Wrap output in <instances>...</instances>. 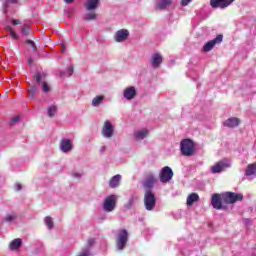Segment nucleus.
Instances as JSON below:
<instances>
[{
	"instance_id": "f257e3e1",
	"label": "nucleus",
	"mask_w": 256,
	"mask_h": 256,
	"mask_svg": "<svg viewBox=\"0 0 256 256\" xmlns=\"http://www.w3.org/2000/svg\"><path fill=\"white\" fill-rule=\"evenodd\" d=\"M180 151L184 157H191L195 155V142L187 138L180 143Z\"/></svg>"
},
{
	"instance_id": "f03ea898",
	"label": "nucleus",
	"mask_w": 256,
	"mask_h": 256,
	"mask_svg": "<svg viewBox=\"0 0 256 256\" xmlns=\"http://www.w3.org/2000/svg\"><path fill=\"white\" fill-rule=\"evenodd\" d=\"M143 203L146 211H153L155 209L157 197H155V193L152 190H145Z\"/></svg>"
},
{
	"instance_id": "7ed1b4c3",
	"label": "nucleus",
	"mask_w": 256,
	"mask_h": 256,
	"mask_svg": "<svg viewBox=\"0 0 256 256\" xmlns=\"http://www.w3.org/2000/svg\"><path fill=\"white\" fill-rule=\"evenodd\" d=\"M222 201L226 205H233L243 201V194H237L235 192H224L222 193Z\"/></svg>"
},
{
	"instance_id": "20e7f679",
	"label": "nucleus",
	"mask_w": 256,
	"mask_h": 256,
	"mask_svg": "<svg viewBox=\"0 0 256 256\" xmlns=\"http://www.w3.org/2000/svg\"><path fill=\"white\" fill-rule=\"evenodd\" d=\"M127 241H129V233L125 229L119 230L116 236V247L119 251H123L125 246L127 245Z\"/></svg>"
},
{
	"instance_id": "39448f33",
	"label": "nucleus",
	"mask_w": 256,
	"mask_h": 256,
	"mask_svg": "<svg viewBox=\"0 0 256 256\" xmlns=\"http://www.w3.org/2000/svg\"><path fill=\"white\" fill-rule=\"evenodd\" d=\"M115 207H117V195L112 194L107 196L104 199L103 209L106 213H111V211H115Z\"/></svg>"
},
{
	"instance_id": "423d86ee",
	"label": "nucleus",
	"mask_w": 256,
	"mask_h": 256,
	"mask_svg": "<svg viewBox=\"0 0 256 256\" xmlns=\"http://www.w3.org/2000/svg\"><path fill=\"white\" fill-rule=\"evenodd\" d=\"M231 167V163L226 159L220 160L215 163V165L211 166V173H221L225 171V169H229Z\"/></svg>"
},
{
	"instance_id": "0eeeda50",
	"label": "nucleus",
	"mask_w": 256,
	"mask_h": 256,
	"mask_svg": "<svg viewBox=\"0 0 256 256\" xmlns=\"http://www.w3.org/2000/svg\"><path fill=\"white\" fill-rule=\"evenodd\" d=\"M223 43V34L217 35L216 38L213 40L208 41L204 46H203V51L205 53H209V51H212V49L215 47V45H219Z\"/></svg>"
},
{
	"instance_id": "6e6552de",
	"label": "nucleus",
	"mask_w": 256,
	"mask_h": 256,
	"mask_svg": "<svg viewBox=\"0 0 256 256\" xmlns=\"http://www.w3.org/2000/svg\"><path fill=\"white\" fill-rule=\"evenodd\" d=\"M235 0H210V5L213 9H227L230 5H233Z\"/></svg>"
},
{
	"instance_id": "1a4fd4ad",
	"label": "nucleus",
	"mask_w": 256,
	"mask_h": 256,
	"mask_svg": "<svg viewBox=\"0 0 256 256\" xmlns=\"http://www.w3.org/2000/svg\"><path fill=\"white\" fill-rule=\"evenodd\" d=\"M173 179V170L169 166H165L160 173L161 183H169Z\"/></svg>"
},
{
	"instance_id": "9d476101",
	"label": "nucleus",
	"mask_w": 256,
	"mask_h": 256,
	"mask_svg": "<svg viewBox=\"0 0 256 256\" xmlns=\"http://www.w3.org/2000/svg\"><path fill=\"white\" fill-rule=\"evenodd\" d=\"M114 131L115 129L113 128V124L109 120H106L102 127L103 137H106V139H111V137H113Z\"/></svg>"
},
{
	"instance_id": "9b49d317",
	"label": "nucleus",
	"mask_w": 256,
	"mask_h": 256,
	"mask_svg": "<svg viewBox=\"0 0 256 256\" xmlns=\"http://www.w3.org/2000/svg\"><path fill=\"white\" fill-rule=\"evenodd\" d=\"M211 205L217 210L225 209L223 207V193L213 194L211 197Z\"/></svg>"
},
{
	"instance_id": "f8f14e48",
	"label": "nucleus",
	"mask_w": 256,
	"mask_h": 256,
	"mask_svg": "<svg viewBox=\"0 0 256 256\" xmlns=\"http://www.w3.org/2000/svg\"><path fill=\"white\" fill-rule=\"evenodd\" d=\"M128 37H129V30L121 29L115 33L114 41H116V43H123V41H127Z\"/></svg>"
},
{
	"instance_id": "ddd939ff",
	"label": "nucleus",
	"mask_w": 256,
	"mask_h": 256,
	"mask_svg": "<svg viewBox=\"0 0 256 256\" xmlns=\"http://www.w3.org/2000/svg\"><path fill=\"white\" fill-rule=\"evenodd\" d=\"M143 186L146 191H151V189H153V187L155 186V176L152 173L146 175Z\"/></svg>"
},
{
	"instance_id": "4468645a",
	"label": "nucleus",
	"mask_w": 256,
	"mask_h": 256,
	"mask_svg": "<svg viewBox=\"0 0 256 256\" xmlns=\"http://www.w3.org/2000/svg\"><path fill=\"white\" fill-rule=\"evenodd\" d=\"M150 63L153 69H159V67H161V63H163V56L159 53L153 54Z\"/></svg>"
},
{
	"instance_id": "2eb2a0df",
	"label": "nucleus",
	"mask_w": 256,
	"mask_h": 256,
	"mask_svg": "<svg viewBox=\"0 0 256 256\" xmlns=\"http://www.w3.org/2000/svg\"><path fill=\"white\" fill-rule=\"evenodd\" d=\"M60 149L63 153H69L73 149V143L70 139H62L60 141Z\"/></svg>"
},
{
	"instance_id": "dca6fc26",
	"label": "nucleus",
	"mask_w": 256,
	"mask_h": 256,
	"mask_svg": "<svg viewBox=\"0 0 256 256\" xmlns=\"http://www.w3.org/2000/svg\"><path fill=\"white\" fill-rule=\"evenodd\" d=\"M123 95L128 101H131V99H135L137 95V90L133 86L128 87L124 90Z\"/></svg>"
},
{
	"instance_id": "f3484780",
	"label": "nucleus",
	"mask_w": 256,
	"mask_h": 256,
	"mask_svg": "<svg viewBox=\"0 0 256 256\" xmlns=\"http://www.w3.org/2000/svg\"><path fill=\"white\" fill-rule=\"evenodd\" d=\"M173 3V0H158L155 6L156 11H165V8L169 7Z\"/></svg>"
},
{
	"instance_id": "a211bd4d",
	"label": "nucleus",
	"mask_w": 256,
	"mask_h": 256,
	"mask_svg": "<svg viewBox=\"0 0 256 256\" xmlns=\"http://www.w3.org/2000/svg\"><path fill=\"white\" fill-rule=\"evenodd\" d=\"M120 183H121V175L117 174L109 180V188L117 189Z\"/></svg>"
},
{
	"instance_id": "6ab92c4d",
	"label": "nucleus",
	"mask_w": 256,
	"mask_h": 256,
	"mask_svg": "<svg viewBox=\"0 0 256 256\" xmlns=\"http://www.w3.org/2000/svg\"><path fill=\"white\" fill-rule=\"evenodd\" d=\"M98 5H99V0H88L84 4L86 11H95Z\"/></svg>"
},
{
	"instance_id": "aec40b11",
	"label": "nucleus",
	"mask_w": 256,
	"mask_h": 256,
	"mask_svg": "<svg viewBox=\"0 0 256 256\" xmlns=\"http://www.w3.org/2000/svg\"><path fill=\"white\" fill-rule=\"evenodd\" d=\"M239 123H241V120H239V118L233 117V118H229L225 121L224 125L225 127H239Z\"/></svg>"
},
{
	"instance_id": "412c9836",
	"label": "nucleus",
	"mask_w": 256,
	"mask_h": 256,
	"mask_svg": "<svg viewBox=\"0 0 256 256\" xmlns=\"http://www.w3.org/2000/svg\"><path fill=\"white\" fill-rule=\"evenodd\" d=\"M199 201V194L197 193H191L186 200V205L188 207H191L193 205V203H198Z\"/></svg>"
},
{
	"instance_id": "4be33fe9",
	"label": "nucleus",
	"mask_w": 256,
	"mask_h": 256,
	"mask_svg": "<svg viewBox=\"0 0 256 256\" xmlns=\"http://www.w3.org/2000/svg\"><path fill=\"white\" fill-rule=\"evenodd\" d=\"M21 245H23V240H21V238H16L10 242L9 249H11V251H17Z\"/></svg>"
},
{
	"instance_id": "5701e85b",
	"label": "nucleus",
	"mask_w": 256,
	"mask_h": 256,
	"mask_svg": "<svg viewBox=\"0 0 256 256\" xmlns=\"http://www.w3.org/2000/svg\"><path fill=\"white\" fill-rule=\"evenodd\" d=\"M134 135L137 141H141V139H144L149 135V130L148 129L139 130L135 132Z\"/></svg>"
},
{
	"instance_id": "b1692460",
	"label": "nucleus",
	"mask_w": 256,
	"mask_h": 256,
	"mask_svg": "<svg viewBox=\"0 0 256 256\" xmlns=\"http://www.w3.org/2000/svg\"><path fill=\"white\" fill-rule=\"evenodd\" d=\"M256 174V163L249 164L246 168L245 175L246 177H251Z\"/></svg>"
},
{
	"instance_id": "393cba45",
	"label": "nucleus",
	"mask_w": 256,
	"mask_h": 256,
	"mask_svg": "<svg viewBox=\"0 0 256 256\" xmlns=\"http://www.w3.org/2000/svg\"><path fill=\"white\" fill-rule=\"evenodd\" d=\"M103 101H105V96H103V95L94 97L92 100V107H99V105H101V103H103Z\"/></svg>"
},
{
	"instance_id": "a878e982",
	"label": "nucleus",
	"mask_w": 256,
	"mask_h": 256,
	"mask_svg": "<svg viewBox=\"0 0 256 256\" xmlns=\"http://www.w3.org/2000/svg\"><path fill=\"white\" fill-rule=\"evenodd\" d=\"M37 91H39V87H37V85H30L28 88V97H31V99H33V97H35V95L37 94Z\"/></svg>"
},
{
	"instance_id": "bb28decb",
	"label": "nucleus",
	"mask_w": 256,
	"mask_h": 256,
	"mask_svg": "<svg viewBox=\"0 0 256 256\" xmlns=\"http://www.w3.org/2000/svg\"><path fill=\"white\" fill-rule=\"evenodd\" d=\"M95 19H97V13H95V10H91L86 14L84 21H95Z\"/></svg>"
},
{
	"instance_id": "cd10ccee",
	"label": "nucleus",
	"mask_w": 256,
	"mask_h": 256,
	"mask_svg": "<svg viewBox=\"0 0 256 256\" xmlns=\"http://www.w3.org/2000/svg\"><path fill=\"white\" fill-rule=\"evenodd\" d=\"M22 35H29L31 33V26L28 24H24L22 29H21Z\"/></svg>"
},
{
	"instance_id": "c85d7f7f",
	"label": "nucleus",
	"mask_w": 256,
	"mask_h": 256,
	"mask_svg": "<svg viewBox=\"0 0 256 256\" xmlns=\"http://www.w3.org/2000/svg\"><path fill=\"white\" fill-rule=\"evenodd\" d=\"M6 31H9V33H10V35H11V37H12L13 39H19V36H18L17 33L15 32V30H13V27L7 26V27H6Z\"/></svg>"
},
{
	"instance_id": "c756f323",
	"label": "nucleus",
	"mask_w": 256,
	"mask_h": 256,
	"mask_svg": "<svg viewBox=\"0 0 256 256\" xmlns=\"http://www.w3.org/2000/svg\"><path fill=\"white\" fill-rule=\"evenodd\" d=\"M55 113H57V107L56 106H50L48 108V117H54Z\"/></svg>"
},
{
	"instance_id": "7c9ffc66",
	"label": "nucleus",
	"mask_w": 256,
	"mask_h": 256,
	"mask_svg": "<svg viewBox=\"0 0 256 256\" xmlns=\"http://www.w3.org/2000/svg\"><path fill=\"white\" fill-rule=\"evenodd\" d=\"M45 224L47 225L48 229H53V218L47 216L45 218Z\"/></svg>"
},
{
	"instance_id": "2f4dec72",
	"label": "nucleus",
	"mask_w": 256,
	"mask_h": 256,
	"mask_svg": "<svg viewBox=\"0 0 256 256\" xmlns=\"http://www.w3.org/2000/svg\"><path fill=\"white\" fill-rule=\"evenodd\" d=\"M11 3L17 4V3H19V0H4L3 5H4V7L8 8L9 5H11Z\"/></svg>"
},
{
	"instance_id": "473e14b6",
	"label": "nucleus",
	"mask_w": 256,
	"mask_h": 256,
	"mask_svg": "<svg viewBox=\"0 0 256 256\" xmlns=\"http://www.w3.org/2000/svg\"><path fill=\"white\" fill-rule=\"evenodd\" d=\"M26 45H30L32 47L33 51H37V46L35 45V42L33 40H25Z\"/></svg>"
},
{
	"instance_id": "72a5a7b5",
	"label": "nucleus",
	"mask_w": 256,
	"mask_h": 256,
	"mask_svg": "<svg viewBox=\"0 0 256 256\" xmlns=\"http://www.w3.org/2000/svg\"><path fill=\"white\" fill-rule=\"evenodd\" d=\"M42 91L43 93H49L51 91V87H49V84H47V82H43Z\"/></svg>"
},
{
	"instance_id": "f704fd0d",
	"label": "nucleus",
	"mask_w": 256,
	"mask_h": 256,
	"mask_svg": "<svg viewBox=\"0 0 256 256\" xmlns=\"http://www.w3.org/2000/svg\"><path fill=\"white\" fill-rule=\"evenodd\" d=\"M133 203H135V198H130L129 200H128V202L125 204V208L126 209H131V207H133Z\"/></svg>"
},
{
	"instance_id": "c9c22d12",
	"label": "nucleus",
	"mask_w": 256,
	"mask_h": 256,
	"mask_svg": "<svg viewBox=\"0 0 256 256\" xmlns=\"http://www.w3.org/2000/svg\"><path fill=\"white\" fill-rule=\"evenodd\" d=\"M15 219H17V215H7L5 217L6 223H11V221H15Z\"/></svg>"
},
{
	"instance_id": "e433bc0d",
	"label": "nucleus",
	"mask_w": 256,
	"mask_h": 256,
	"mask_svg": "<svg viewBox=\"0 0 256 256\" xmlns=\"http://www.w3.org/2000/svg\"><path fill=\"white\" fill-rule=\"evenodd\" d=\"M42 78H43V74H41V72H38L35 75H33V79H36L37 83H41Z\"/></svg>"
},
{
	"instance_id": "4c0bfd02",
	"label": "nucleus",
	"mask_w": 256,
	"mask_h": 256,
	"mask_svg": "<svg viewBox=\"0 0 256 256\" xmlns=\"http://www.w3.org/2000/svg\"><path fill=\"white\" fill-rule=\"evenodd\" d=\"M20 120H21V118L19 116H15L14 118H12L10 121V127H13V125H15V123H19Z\"/></svg>"
},
{
	"instance_id": "58836bf2",
	"label": "nucleus",
	"mask_w": 256,
	"mask_h": 256,
	"mask_svg": "<svg viewBox=\"0 0 256 256\" xmlns=\"http://www.w3.org/2000/svg\"><path fill=\"white\" fill-rule=\"evenodd\" d=\"M89 255H91L89 250H84V251L80 252L79 254H77V256H89Z\"/></svg>"
},
{
	"instance_id": "ea45409f",
	"label": "nucleus",
	"mask_w": 256,
	"mask_h": 256,
	"mask_svg": "<svg viewBox=\"0 0 256 256\" xmlns=\"http://www.w3.org/2000/svg\"><path fill=\"white\" fill-rule=\"evenodd\" d=\"M95 245V239L90 238L87 242V247H93Z\"/></svg>"
},
{
	"instance_id": "a19ab883",
	"label": "nucleus",
	"mask_w": 256,
	"mask_h": 256,
	"mask_svg": "<svg viewBox=\"0 0 256 256\" xmlns=\"http://www.w3.org/2000/svg\"><path fill=\"white\" fill-rule=\"evenodd\" d=\"M67 71H68V77H71V75H73V73H74V68H73V66H68Z\"/></svg>"
},
{
	"instance_id": "79ce46f5",
	"label": "nucleus",
	"mask_w": 256,
	"mask_h": 256,
	"mask_svg": "<svg viewBox=\"0 0 256 256\" xmlns=\"http://www.w3.org/2000/svg\"><path fill=\"white\" fill-rule=\"evenodd\" d=\"M192 0H182L181 1V5L182 7H187V5H189V3H191Z\"/></svg>"
},
{
	"instance_id": "37998d69",
	"label": "nucleus",
	"mask_w": 256,
	"mask_h": 256,
	"mask_svg": "<svg viewBox=\"0 0 256 256\" xmlns=\"http://www.w3.org/2000/svg\"><path fill=\"white\" fill-rule=\"evenodd\" d=\"M12 24H13V25H21V21L15 19V20H12Z\"/></svg>"
},
{
	"instance_id": "c03bdc74",
	"label": "nucleus",
	"mask_w": 256,
	"mask_h": 256,
	"mask_svg": "<svg viewBox=\"0 0 256 256\" xmlns=\"http://www.w3.org/2000/svg\"><path fill=\"white\" fill-rule=\"evenodd\" d=\"M21 189H22L21 184H16V191H21Z\"/></svg>"
},
{
	"instance_id": "a18cd8bd",
	"label": "nucleus",
	"mask_w": 256,
	"mask_h": 256,
	"mask_svg": "<svg viewBox=\"0 0 256 256\" xmlns=\"http://www.w3.org/2000/svg\"><path fill=\"white\" fill-rule=\"evenodd\" d=\"M33 63H34L33 58H29V59H28V65H33Z\"/></svg>"
},
{
	"instance_id": "49530a36",
	"label": "nucleus",
	"mask_w": 256,
	"mask_h": 256,
	"mask_svg": "<svg viewBox=\"0 0 256 256\" xmlns=\"http://www.w3.org/2000/svg\"><path fill=\"white\" fill-rule=\"evenodd\" d=\"M67 4L74 3L75 0H64Z\"/></svg>"
}]
</instances>
